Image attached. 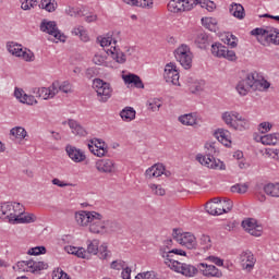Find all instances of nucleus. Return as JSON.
I'll use <instances>...</instances> for the list:
<instances>
[{
    "mask_svg": "<svg viewBox=\"0 0 279 279\" xmlns=\"http://www.w3.org/2000/svg\"><path fill=\"white\" fill-rule=\"evenodd\" d=\"M206 154L197 155L196 160L203 165V167H207L208 169H219L220 171H226V163L215 158V154H217L215 143L206 144Z\"/></svg>",
    "mask_w": 279,
    "mask_h": 279,
    "instance_id": "f257e3e1",
    "label": "nucleus"
},
{
    "mask_svg": "<svg viewBox=\"0 0 279 279\" xmlns=\"http://www.w3.org/2000/svg\"><path fill=\"white\" fill-rule=\"evenodd\" d=\"M117 223L111 220H104V216L96 211L94 217L92 218V222L89 223V232L92 234H108V232H112Z\"/></svg>",
    "mask_w": 279,
    "mask_h": 279,
    "instance_id": "f03ea898",
    "label": "nucleus"
},
{
    "mask_svg": "<svg viewBox=\"0 0 279 279\" xmlns=\"http://www.w3.org/2000/svg\"><path fill=\"white\" fill-rule=\"evenodd\" d=\"M251 36H257L258 43L267 47V45H279V31L277 28H254Z\"/></svg>",
    "mask_w": 279,
    "mask_h": 279,
    "instance_id": "7ed1b4c3",
    "label": "nucleus"
},
{
    "mask_svg": "<svg viewBox=\"0 0 279 279\" xmlns=\"http://www.w3.org/2000/svg\"><path fill=\"white\" fill-rule=\"evenodd\" d=\"M17 215H23V205L20 203H3L0 205V219H8L9 223H14Z\"/></svg>",
    "mask_w": 279,
    "mask_h": 279,
    "instance_id": "20e7f679",
    "label": "nucleus"
},
{
    "mask_svg": "<svg viewBox=\"0 0 279 279\" xmlns=\"http://www.w3.org/2000/svg\"><path fill=\"white\" fill-rule=\"evenodd\" d=\"M85 252L88 258H90V254H93L94 256H97L98 254L100 260H106V258H108V254H110V252L108 251V244L104 243L99 247V240H88L87 250H85Z\"/></svg>",
    "mask_w": 279,
    "mask_h": 279,
    "instance_id": "39448f33",
    "label": "nucleus"
},
{
    "mask_svg": "<svg viewBox=\"0 0 279 279\" xmlns=\"http://www.w3.org/2000/svg\"><path fill=\"white\" fill-rule=\"evenodd\" d=\"M199 4V0H171L168 3L169 12L178 14V12H189Z\"/></svg>",
    "mask_w": 279,
    "mask_h": 279,
    "instance_id": "423d86ee",
    "label": "nucleus"
},
{
    "mask_svg": "<svg viewBox=\"0 0 279 279\" xmlns=\"http://www.w3.org/2000/svg\"><path fill=\"white\" fill-rule=\"evenodd\" d=\"M260 86V81L254 77V74H248L246 78L240 81L236 85V90L239 95L245 97L251 90H258Z\"/></svg>",
    "mask_w": 279,
    "mask_h": 279,
    "instance_id": "0eeeda50",
    "label": "nucleus"
},
{
    "mask_svg": "<svg viewBox=\"0 0 279 279\" xmlns=\"http://www.w3.org/2000/svg\"><path fill=\"white\" fill-rule=\"evenodd\" d=\"M174 56L183 69H191L193 64V53H191V48L187 45L183 44L177 48Z\"/></svg>",
    "mask_w": 279,
    "mask_h": 279,
    "instance_id": "6e6552de",
    "label": "nucleus"
},
{
    "mask_svg": "<svg viewBox=\"0 0 279 279\" xmlns=\"http://www.w3.org/2000/svg\"><path fill=\"white\" fill-rule=\"evenodd\" d=\"M16 267L19 271H31V274H40V271H43L44 269L49 268V264L31 259L17 262Z\"/></svg>",
    "mask_w": 279,
    "mask_h": 279,
    "instance_id": "1a4fd4ad",
    "label": "nucleus"
},
{
    "mask_svg": "<svg viewBox=\"0 0 279 279\" xmlns=\"http://www.w3.org/2000/svg\"><path fill=\"white\" fill-rule=\"evenodd\" d=\"M93 88H95L99 101L106 102L110 97H112V87L110 86V83H106L101 78H95L93 81Z\"/></svg>",
    "mask_w": 279,
    "mask_h": 279,
    "instance_id": "9d476101",
    "label": "nucleus"
},
{
    "mask_svg": "<svg viewBox=\"0 0 279 279\" xmlns=\"http://www.w3.org/2000/svg\"><path fill=\"white\" fill-rule=\"evenodd\" d=\"M172 236L175 239L177 243L184 245L187 250H195L197 247V239L191 232L180 234L178 233V229H173Z\"/></svg>",
    "mask_w": 279,
    "mask_h": 279,
    "instance_id": "9b49d317",
    "label": "nucleus"
},
{
    "mask_svg": "<svg viewBox=\"0 0 279 279\" xmlns=\"http://www.w3.org/2000/svg\"><path fill=\"white\" fill-rule=\"evenodd\" d=\"M40 31L49 34V36H53V38L60 40L61 43L66 41V36L60 33V29H58V24L54 21L47 22V20H44L40 24Z\"/></svg>",
    "mask_w": 279,
    "mask_h": 279,
    "instance_id": "f8f14e48",
    "label": "nucleus"
},
{
    "mask_svg": "<svg viewBox=\"0 0 279 279\" xmlns=\"http://www.w3.org/2000/svg\"><path fill=\"white\" fill-rule=\"evenodd\" d=\"M211 53L216 58H226V60H230L234 62L236 60V52L233 50H229L228 47L223 46L220 43H216L211 45Z\"/></svg>",
    "mask_w": 279,
    "mask_h": 279,
    "instance_id": "ddd939ff",
    "label": "nucleus"
},
{
    "mask_svg": "<svg viewBox=\"0 0 279 279\" xmlns=\"http://www.w3.org/2000/svg\"><path fill=\"white\" fill-rule=\"evenodd\" d=\"M163 77L168 84H173V86H180V72L173 63H168L166 65Z\"/></svg>",
    "mask_w": 279,
    "mask_h": 279,
    "instance_id": "4468645a",
    "label": "nucleus"
},
{
    "mask_svg": "<svg viewBox=\"0 0 279 279\" xmlns=\"http://www.w3.org/2000/svg\"><path fill=\"white\" fill-rule=\"evenodd\" d=\"M34 93L36 97H39L41 99H52V97H56V95H58V81H54L52 85L48 88H35Z\"/></svg>",
    "mask_w": 279,
    "mask_h": 279,
    "instance_id": "2eb2a0df",
    "label": "nucleus"
},
{
    "mask_svg": "<svg viewBox=\"0 0 279 279\" xmlns=\"http://www.w3.org/2000/svg\"><path fill=\"white\" fill-rule=\"evenodd\" d=\"M90 143L92 144H88V149L94 154V156L102 158V156L108 154V146L106 145V142H102L101 140H92Z\"/></svg>",
    "mask_w": 279,
    "mask_h": 279,
    "instance_id": "dca6fc26",
    "label": "nucleus"
},
{
    "mask_svg": "<svg viewBox=\"0 0 279 279\" xmlns=\"http://www.w3.org/2000/svg\"><path fill=\"white\" fill-rule=\"evenodd\" d=\"M242 228L252 236H260L263 234V227L256 223V219L247 218L242 221Z\"/></svg>",
    "mask_w": 279,
    "mask_h": 279,
    "instance_id": "f3484780",
    "label": "nucleus"
},
{
    "mask_svg": "<svg viewBox=\"0 0 279 279\" xmlns=\"http://www.w3.org/2000/svg\"><path fill=\"white\" fill-rule=\"evenodd\" d=\"M240 263L242 269L245 271H252L254 269V266L256 265V259L254 258V254L247 250L240 254Z\"/></svg>",
    "mask_w": 279,
    "mask_h": 279,
    "instance_id": "a211bd4d",
    "label": "nucleus"
},
{
    "mask_svg": "<svg viewBox=\"0 0 279 279\" xmlns=\"http://www.w3.org/2000/svg\"><path fill=\"white\" fill-rule=\"evenodd\" d=\"M198 270L206 278H221L223 276V272L219 268H217L215 265H208L205 263L198 264Z\"/></svg>",
    "mask_w": 279,
    "mask_h": 279,
    "instance_id": "6ab92c4d",
    "label": "nucleus"
},
{
    "mask_svg": "<svg viewBox=\"0 0 279 279\" xmlns=\"http://www.w3.org/2000/svg\"><path fill=\"white\" fill-rule=\"evenodd\" d=\"M174 271H177V274H182L183 276H186V278H193V276H195L197 274V271H199V266L195 267L191 264H184V263H174Z\"/></svg>",
    "mask_w": 279,
    "mask_h": 279,
    "instance_id": "aec40b11",
    "label": "nucleus"
},
{
    "mask_svg": "<svg viewBox=\"0 0 279 279\" xmlns=\"http://www.w3.org/2000/svg\"><path fill=\"white\" fill-rule=\"evenodd\" d=\"M96 169L99 173H114L117 171L112 159H100L96 162Z\"/></svg>",
    "mask_w": 279,
    "mask_h": 279,
    "instance_id": "412c9836",
    "label": "nucleus"
},
{
    "mask_svg": "<svg viewBox=\"0 0 279 279\" xmlns=\"http://www.w3.org/2000/svg\"><path fill=\"white\" fill-rule=\"evenodd\" d=\"M97 211H78L75 214V221L78 226H82L83 228L86 226H90V222L93 221V218Z\"/></svg>",
    "mask_w": 279,
    "mask_h": 279,
    "instance_id": "4be33fe9",
    "label": "nucleus"
},
{
    "mask_svg": "<svg viewBox=\"0 0 279 279\" xmlns=\"http://www.w3.org/2000/svg\"><path fill=\"white\" fill-rule=\"evenodd\" d=\"M65 151L69 158H71V160H73L74 162H84V160H86V155H84L82 150L77 149L74 146L68 145L65 147Z\"/></svg>",
    "mask_w": 279,
    "mask_h": 279,
    "instance_id": "5701e85b",
    "label": "nucleus"
},
{
    "mask_svg": "<svg viewBox=\"0 0 279 279\" xmlns=\"http://www.w3.org/2000/svg\"><path fill=\"white\" fill-rule=\"evenodd\" d=\"M165 173V166L162 163H155L153 167L148 168L145 172L146 178H160Z\"/></svg>",
    "mask_w": 279,
    "mask_h": 279,
    "instance_id": "b1692460",
    "label": "nucleus"
},
{
    "mask_svg": "<svg viewBox=\"0 0 279 279\" xmlns=\"http://www.w3.org/2000/svg\"><path fill=\"white\" fill-rule=\"evenodd\" d=\"M215 136L219 143H222L226 147H230L232 145V141H230V132L223 129H218L215 132Z\"/></svg>",
    "mask_w": 279,
    "mask_h": 279,
    "instance_id": "393cba45",
    "label": "nucleus"
},
{
    "mask_svg": "<svg viewBox=\"0 0 279 279\" xmlns=\"http://www.w3.org/2000/svg\"><path fill=\"white\" fill-rule=\"evenodd\" d=\"M186 84L189 86L190 93H192V94L199 93L201 90H204V82L196 81L192 76L187 77Z\"/></svg>",
    "mask_w": 279,
    "mask_h": 279,
    "instance_id": "a878e982",
    "label": "nucleus"
},
{
    "mask_svg": "<svg viewBox=\"0 0 279 279\" xmlns=\"http://www.w3.org/2000/svg\"><path fill=\"white\" fill-rule=\"evenodd\" d=\"M126 84H133L135 88H145V84H143V80L141 76L136 74H126L122 76Z\"/></svg>",
    "mask_w": 279,
    "mask_h": 279,
    "instance_id": "bb28decb",
    "label": "nucleus"
},
{
    "mask_svg": "<svg viewBox=\"0 0 279 279\" xmlns=\"http://www.w3.org/2000/svg\"><path fill=\"white\" fill-rule=\"evenodd\" d=\"M236 114H239V112L236 111H226L222 113V121L226 123V125H228L229 128H232L234 130L235 128V121H236Z\"/></svg>",
    "mask_w": 279,
    "mask_h": 279,
    "instance_id": "cd10ccee",
    "label": "nucleus"
},
{
    "mask_svg": "<svg viewBox=\"0 0 279 279\" xmlns=\"http://www.w3.org/2000/svg\"><path fill=\"white\" fill-rule=\"evenodd\" d=\"M120 117L122 121L130 123V121H134V119H136V110H134L132 107H125L121 110Z\"/></svg>",
    "mask_w": 279,
    "mask_h": 279,
    "instance_id": "c85d7f7f",
    "label": "nucleus"
},
{
    "mask_svg": "<svg viewBox=\"0 0 279 279\" xmlns=\"http://www.w3.org/2000/svg\"><path fill=\"white\" fill-rule=\"evenodd\" d=\"M24 213L25 211L22 209V214L13 219L14 223H34V221H36V216L34 214L24 215Z\"/></svg>",
    "mask_w": 279,
    "mask_h": 279,
    "instance_id": "c756f323",
    "label": "nucleus"
},
{
    "mask_svg": "<svg viewBox=\"0 0 279 279\" xmlns=\"http://www.w3.org/2000/svg\"><path fill=\"white\" fill-rule=\"evenodd\" d=\"M195 45H197L199 49H207L210 45V43L208 41V34L204 32L198 33L195 38Z\"/></svg>",
    "mask_w": 279,
    "mask_h": 279,
    "instance_id": "7c9ffc66",
    "label": "nucleus"
},
{
    "mask_svg": "<svg viewBox=\"0 0 279 279\" xmlns=\"http://www.w3.org/2000/svg\"><path fill=\"white\" fill-rule=\"evenodd\" d=\"M65 250L68 254L77 256V258H86V259L89 258L88 255H86V248L84 247L66 246Z\"/></svg>",
    "mask_w": 279,
    "mask_h": 279,
    "instance_id": "2f4dec72",
    "label": "nucleus"
},
{
    "mask_svg": "<svg viewBox=\"0 0 279 279\" xmlns=\"http://www.w3.org/2000/svg\"><path fill=\"white\" fill-rule=\"evenodd\" d=\"M68 124L76 136H86V130L75 120H69Z\"/></svg>",
    "mask_w": 279,
    "mask_h": 279,
    "instance_id": "473e14b6",
    "label": "nucleus"
},
{
    "mask_svg": "<svg viewBox=\"0 0 279 279\" xmlns=\"http://www.w3.org/2000/svg\"><path fill=\"white\" fill-rule=\"evenodd\" d=\"M250 128V120L243 118L240 113L235 116V126L234 130H239L243 132V130H247Z\"/></svg>",
    "mask_w": 279,
    "mask_h": 279,
    "instance_id": "72a5a7b5",
    "label": "nucleus"
},
{
    "mask_svg": "<svg viewBox=\"0 0 279 279\" xmlns=\"http://www.w3.org/2000/svg\"><path fill=\"white\" fill-rule=\"evenodd\" d=\"M263 145H278L279 144V133L267 134L260 137Z\"/></svg>",
    "mask_w": 279,
    "mask_h": 279,
    "instance_id": "f704fd0d",
    "label": "nucleus"
},
{
    "mask_svg": "<svg viewBox=\"0 0 279 279\" xmlns=\"http://www.w3.org/2000/svg\"><path fill=\"white\" fill-rule=\"evenodd\" d=\"M179 121H180V123H182V125H197V123H198L197 116L193 114V113L180 116Z\"/></svg>",
    "mask_w": 279,
    "mask_h": 279,
    "instance_id": "c9c22d12",
    "label": "nucleus"
},
{
    "mask_svg": "<svg viewBox=\"0 0 279 279\" xmlns=\"http://www.w3.org/2000/svg\"><path fill=\"white\" fill-rule=\"evenodd\" d=\"M264 193L270 197H279V183H268L264 186Z\"/></svg>",
    "mask_w": 279,
    "mask_h": 279,
    "instance_id": "e433bc0d",
    "label": "nucleus"
},
{
    "mask_svg": "<svg viewBox=\"0 0 279 279\" xmlns=\"http://www.w3.org/2000/svg\"><path fill=\"white\" fill-rule=\"evenodd\" d=\"M230 14L235 19H245V9L241 4H232L230 8Z\"/></svg>",
    "mask_w": 279,
    "mask_h": 279,
    "instance_id": "4c0bfd02",
    "label": "nucleus"
},
{
    "mask_svg": "<svg viewBox=\"0 0 279 279\" xmlns=\"http://www.w3.org/2000/svg\"><path fill=\"white\" fill-rule=\"evenodd\" d=\"M39 8L46 12H56L58 10V2L56 0H41Z\"/></svg>",
    "mask_w": 279,
    "mask_h": 279,
    "instance_id": "58836bf2",
    "label": "nucleus"
},
{
    "mask_svg": "<svg viewBox=\"0 0 279 279\" xmlns=\"http://www.w3.org/2000/svg\"><path fill=\"white\" fill-rule=\"evenodd\" d=\"M217 19L215 17H203L202 25L209 29V32H217Z\"/></svg>",
    "mask_w": 279,
    "mask_h": 279,
    "instance_id": "ea45409f",
    "label": "nucleus"
},
{
    "mask_svg": "<svg viewBox=\"0 0 279 279\" xmlns=\"http://www.w3.org/2000/svg\"><path fill=\"white\" fill-rule=\"evenodd\" d=\"M111 56L113 58V60H116V62H118V64H125L126 62V58H125V53H123V51L117 49V46L113 47V50H110Z\"/></svg>",
    "mask_w": 279,
    "mask_h": 279,
    "instance_id": "a19ab883",
    "label": "nucleus"
},
{
    "mask_svg": "<svg viewBox=\"0 0 279 279\" xmlns=\"http://www.w3.org/2000/svg\"><path fill=\"white\" fill-rule=\"evenodd\" d=\"M10 136H13V138H19L20 141H23V138L27 136V131L23 126H15L10 130Z\"/></svg>",
    "mask_w": 279,
    "mask_h": 279,
    "instance_id": "79ce46f5",
    "label": "nucleus"
},
{
    "mask_svg": "<svg viewBox=\"0 0 279 279\" xmlns=\"http://www.w3.org/2000/svg\"><path fill=\"white\" fill-rule=\"evenodd\" d=\"M199 245L204 252L210 250L213 247V241L210 240V235L203 234L199 239Z\"/></svg>",
    "mask_w": 279,
    "mask_h": 279,
    "instance_id": "37998d69",
    "label": "nucleus"
},
{
    "mask_svg": "<svg viewBox=\"0 0 279 279\" xmlns=\"http://www.w3.org/2000/svg\"><path fill=\"white\" fill-rule=\"evenodd\" d=\"M171 254H173L171 251H169V248H159V256H161V258H163V263L167 266H171V260L169 258H171Z\"/></svg>",
    "mask_w": 279,
    "mask_h": 279,
    "instance_id": "c03bdc74",
    "label": "nucleus"
},
{
    "mask_svg": "<svg viewBox=\"0 0 279 279\" xmlns=\"http://www.w3.org/2000/svg\"><path fill=\"white\" fill-rule=\"evenodd\" d=\"M73 34H75V36H80V38H81V40H83V43H88V40H89L88 33H86V31L84 29V26L74 28Z\"/></svg>",
    "mask_w": 279,
    "mask_h": 279,
    "instance_id": "a18cd8bd",
    "label": "nucleus"
},
{
    "mask_svg": "<svg viewBox=\"0 0 279 279\" xmlns=\"http://www.w3.org/2000/svg\"><path fill=\"white\" fill-rule=\"evenodd\" d=\"M108 59V56L96 53L93 58L94 64H97V66H106V60Z\"/></svg>",
    "mask_w": 279,
    "mask_h": 279,
    "instance_id": "49530a36",
    "label": "nucleus"
},
{
    "mask_svg": "<svg viewBox=\"0 0 279 279\" xmlns=\"http://www.w3.org/2000/svg\"><path fill=\"white\" fill-rule=\"evenodd\" d=\"M148 108L149 110H151V112H158L162 106V104H160V99L158 98H153L150 100H148Z\"/></svg>",
    "mask_w": 279,
    "mask_h": 279,
    "instance_id": "de8ad7c7",
    "label": "nucleus"
},
{
    "mask_svg": "<svg viewBox=\"0 0 279 279\" xmlns=\"http://www.w3.org/2000/svg\"><path fill=\"white\" fill-rule=\"evenodd\" d=\"M97 75H99V69L96 66L87 68L85 71V77L87 80H93V77H97Z\"/></svg>",
    "mask_w": 279,
    "mask_h": 279,
    "instance_id": "09e8293b",
    "label": "nucleus"
},
{
    "mask_svg": "<svg viewBox=\"0 0 279 279\" xmlns=\"http://www.w3.org/2000/svg\"><path fill=\"white\" fill-rule=\"evenodd\" d=\"M31 256H39V254H47V248L45 246H36L28 251Z\"/></svg>",
    "mask_w": 279,
    "mask_h": 279,
    "instance_id": "8fccbe9b",
    "label": "nucleus"
},
{
    "mask_svg": "<svg viewBox=\"0 0 279 279\" xmlns=\"http://www.w3.org/2000/svg\"><path fill=\"white\" fill-rule=\"evenodd\" d=\"M154 195H159L160 197L165 196L167 191L162 189V185H156V184H150L149 185Z\"/></svg>",
    "mask_w": 279,
    "mask_h": 279,
    "instance_id": "3c124183",
    "label": "nucleus"
},
{
    "mask_svg": "<svg viewBox=\"0 0 279 279\" xmlns=\"http://www.w3.org/2000/svg\"><path fill=\"white\" fill-rule=\"evenodd\" d=\"M52 278L53 279H71V277H69V274L64 272L62 268H58L57 271L53 272Z\"/></svg>",
    "mask_w": 279,
    "mask_h": 279,
    "instance_id": "603ef678",
    "label": "nucleus"
},
{
    "mask_svg": "<svg viewBox=\"0 0 279 279\" xmlns=\"http://www.w3.org/2000/svg\"><path fill=\"white\" fill-rule=\"evenodd\" d=\"M21 104H27V106H34V104H38V101H36V98L34 96L24 94L23 98L21 99Z\"/></svg>",
    "mask_w": 279,
    "mask_h": 279,
    "instance_id": "864d4df0",
    "label": "nucleus"
},
{
    "mask_svg": "<svg viewBox=\"0 0 279 279\" xmlns=\"http://www.w3.org/2000/svg\"><path fill=\"white\" fill-rule=\"evenodd\" d=\"M21 48H22V46L19 44L11 43L8 45V51H9V53H12V56H16V53H19Z\"/></svg>",
    "mask_w": 279,
    "mask_h": 279,
    "instance_id": "5fc2aeb1",
    "label": "nucleus"
},
{
    "mask_svg": "<svg viewBox=\"0 0 279 279\" xmlns=\"http://www.w3.org/2000/svg\"><path fill=\"white\" fill-rule=\"evenodd\" d=\"M71 93V83L70 82H63L60 85V82H58V93Z\"/></svg>",
    "mask_w": 279,
    "mask_h": 279,
    "instance_id": "6e6d98bb",
    "label": "nucleus"
},
{
    "mask_svg": "<svg viewBox=\"0 0 279 279\" xmlns=\"http://www.w3.org/2000/svg\"><path fill=\"white\" fill-rule=\"evenodd\" d=\"M205 210L208 213V215L217 216V204L208 202L205 206Z\"/></svg>",
    "mask_w": 279,
    "mask_h": 279,
    "instance_id": "4d7b16f0",
    "label": "nucleus"
},
{
    "mask_svg": "<svg viewBox=\"0 0 279 279\" xmlns=\"http://www.w3.org/2000/svg\"><path fill=\"white\" fill-rule=\"evenodd\" d=\"M206 260H209V263H214V265H217V267H223V259H221L215 255H210V256L206 257Z\"/></svg>",
    "mask_w": 279,
    "mask_h": 279,
    "instance_id": "13d9d810",
    "label": "nucleus"
},
{
    "mask_svg": "<svg viewBox=\"0 0 279 279\" xmlns=\"http://www.w3.org/2000/svg\"><path fill=\"white\" fill-rule=\"evenodd\" d=\"M112 40H113V44L117 45V39H112V37L101 38V40H99L100 47H110V45H112Z\"/></svg>",
    "mask_w": 279,
    "mask_h": 279,
    "instance_id": "bf43d9fd",
    "label": "nucleus"
},
{
    "mask_svg": "<svg viewBox=\"0 0 279 279\" xmlns=\"http://www.w3.org/2000/svg\"><path fill=\"white\" fill-rule=\"evenodd\" d=\"M221 205L222 208L225 209V213H230V210H232V202L230 201V198H225L223 201H221Z\"/></svg>",
    "mask_w": 279,
    "mask_h": 279,
    "instance_id": "052dcab7",
    "label": "nucleus"
},
{
    "mask_svg": "<svg viewBox=\"0 0 279 279\" xmlns=\"http://www.w3.org/2000/svg\"><path fill=\"white\" fill-rule=\"evenodd\" d=\"M69 16H82V10L75 8H68L65 10Z\"/></svg>",
    "mask_w": 279,
    "mask_h": 279,
    "instance_id": "680f3d73",
    "label": "nucleus"
},
{
    "mask_svg": "<svg viewBox=\"0 0 279 279\" xmlns=\"http://www.w3.org/2000/svg\"><path fill=\"white\" fill-rule=\"evenodd\" d=\"M125 268V262L123 260H113L111 263V269H118V270H121V269H124Z\"/></svg>",
    "mask_w": 279,
    "mask_h": 279,
    "instance_id": "e2e57ef3",
    "label": "nucleus"
},
{
    "mask_svg": "<svg viewBox=\"0 0 279 279\" xmlns=\"http://www.w3.org/2000/svg\"><path fill=\"white\" fill-rule=\"evenodd\" d=\"M23 60H25L26 62H34V52L32 51H25L22 54Z\"/></svg>",
    "mask_w": 279,
    "mask_h": 279,
    "instance_id": "0e129e2a",
    "label": "nucleus"
},
{
    "mask_svg": "<svg viewBox=\"0 0 279 279\" xmlns=\"http://www.w3.org/2000/svg\"><path fill=\"white\" fill-rule=\"evenodd\" d=\"M122 269V279H132V268L125 267Z\"/></svg>",
    "mask_w": 279,
    "mask_h": 279,
    "instance_id": "69168bd1",
    "label": "nucleus"
},
{
    "mask_svg": "<svg viewBox=\"0 0 279 279\" xmlns=\"http://www.w3.org/2000/svg\"><path fill=\"white\" fill-rule=\"evenodd\" d=\"M142 8H147V10H151L154 8V0H141Z\"/></svg>",
    "mask_w": 279,
    "mask_h": 279,
    "instance_id": "338daca9",
    "label": "nucleus"
},
{
    "mask_svg": "<svg viewBox=\"0 0 279 279\" xmlns=\"http://www.w3.org/2000/svg\"><path fill=\"white\" fill-rule=\"evenodd\" d=\"M259 128H262L264 131H262V134H265L266 132H269L271 130L272 125L269 122H262L259 124Z\"/></svg>",
    "mask_w": 279,
    "mask_h": 279,
    "instance_id": "774afa93",
    "label": "nucleus"
}]
</instances>
